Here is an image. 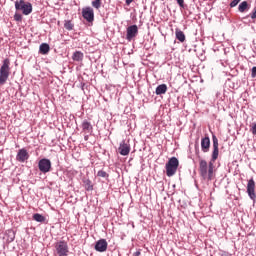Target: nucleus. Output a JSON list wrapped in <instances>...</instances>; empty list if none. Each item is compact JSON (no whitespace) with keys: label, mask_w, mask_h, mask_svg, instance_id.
Here are the masks:
<instances>
[{"label":"nucleus","mask_w":256,"mask_h":256,"mask_svg":"<svg viewBox=\"0 0 256 256\" xmlns=\"http://www.w3.org/2000/svg\"><path fill=\"white\" fill-rule=\"evenodd\" d=\"M212 143H213V152H212V158L211 161L207 164L206 160H200L199 162V173L200 177L204 181H212L213 180V167L214 162L217 161L219 157V139H217V136H212Z\"/></svg>","instance_id":"1"},{"label":"nucleus","mask_w":256,"mask_h":256,"mask_svg":"<svg viewBox=\"0 0 256 256\" xmlns=\"http://www.w3.org/2000/svg\"><path fill=\"white\" fill-rule=\"evenodd\" d=\"M11 62L9 59H5L3 61L2 66L0 67V85H5L7 80L9 79V75H11Z\"/></svg>","instance_id":"2"},{"label":"nucleus","mask_w":256,"mask_h":256,"mask_svg":"<svg viewBox=\"0 0 256 256\" xmlns=\"http://www.w3.org/2000/svg\"><path fill=\"white\" fill-rule=\"evenodd\" d=\"M165 169L167 177H173L177 173V169H179V160L177 157L170 158L166 163Z\"/></svg>","instance_id":"3"},{"label":"nucleus","mask_w":256,"mask_h":256,"mask_svg":"<svg viewBox=\"0 0 256 256\" xmlns=\"http://www.w3.org/2000/svg\"><path fill=\"white\" fill-rule=\"evenodd\" d=\"M16 11H22L23 15H31L33 13V5L31 2H25L24 0L15 2Z\"/></svg>","instance_id":"4"},{"label":"nucleus","mask_w":256,"mask_h":256,"mask_svg":"<svg viewBox=\"0 0 256 256\" xmlns=\"http://www.w3.org/2000/svg\"><path fill=\"white\" fill-rule=\"evenodd\" d=\"M51 160L47 158H42L38 162V169L41 173H49L51 171Z\"/></svg>","instance_id":"5"},{"label":"nucleus","mask_w":256,"mask_h":256,"mask_svg":"<svg viewBox=\"0 0 256 256\" xmlns=\"http://www.w3.org/2000/svg\"><path fill=\"white\" fill-rule=\"evenodd\" d=\"M55 249L58 256H67L69 254V245L65 241L56 243Z\"/></svg>","instance_id":"6"},{"label":"nucleus","mask_w":256,"mask_h":256,"mask_svg":"<svg viewBox=\"0 0 256 256\" xmlns=\"http://www.w3.org/2000/svg\"><path fill=\"white\" fill-rule=\"evenodd\" d=\"M82 17L88 22L93 23L95 21V12L91 7H85L82 9Z\"/></svg>","instance_id":"7"},{"label":"nucleus","mask_w":256,"mask_h":256,"mask_svg":"<svg viewBox=\"0 0 256 256\" xmlns=\"http://www.w3.org/2000/svg\"><path fill=\"white\" fill-rule=\"evenodd\" d=\"M247 193L248 196L250 197V199H252V201L256 200V194H255V180H253V178H251L248 181L247 184Z\"/></svg>","instance_id":"8"},{"label":"nucleus","mask_w":256,"mask_h":256,"mask_svg":"<svg viewBox=\"0 0 256 256\" xmlns=\"http://www.w3.org/2000/svg\"><path fill=\"white\" fill-rule=\"evenodd\" d=\"M137 33H139V28L137 25H131L127 28V34H126V39L127 41H131L134 39V37H137Z\"/></svg>","instance_id":"9"},{"label":"nucleus","mask_w":256,"mask_h":256,"mask_svg":"<svg viewBox=\"0 0 256 256\" xmlns=\"http://www.w3.org/2000/svg\"><path fill=\"white\" fill-rule=\"evenodd\" d=\"M107 247V240L100 239L96 242L94 249L95 251H98V253H105V251H107Z\"/></svg>","instance_id":"10"},{"label":"nucleus","mask_w":256,"mask_h":256,"mask_svg":"<svg viewBox=\"0 0 256 256\" xmlns=\"http://www.w3.org/2000/svg\"><path fill=\"white\" fill-rule=\"evenodd\" d=\"M29 159V152H27V149L22 148L18 150V153L16 155V160L19 161V163H25Z\"/></svg>","instance_id":"11"},{"label":"nucleus","mask_w":256,"mask_h":256,"mask_svg":"<svg viewBox=\"0 0 256 256\" xmlns=\"http://www.w3.org/2000/svg\"><path fill=\"white\" fill-rule=\"evenodd\" d=\"M118 151H119L120 155H123L125 157L129 153H131V146L129 144L125 143V141H122L120 143Z\"/></svg>","instance_id":"12"},{"label":"nucleus","mask_w":256,"mask_h":256,"mask_svg":"<svg viewBox=\"0 0 256 256\" xmlns=\"http://www.w3.org/2000/svg\"><path fill=\"white\" fill-rule=\"evenodd\" d=\"M209 147H211V139H209V136H206L201 139V149L203 153H209Z\"/></svg>","instance_id":"13"},{"label":"nucleus","mask_w":256,"mask_h":256,"mask_svg":"<svg viewBox=\"0 0 256 256\" xmlns=\"http://www.w3.org/2000/svg\"><path fill=\"white\" fill-rule=\"evenodd\" d=\"M81 127L84 133H93V125L91 124V122L83 120Z\"/></svg>","instance_id":"14"},{"label":"nucleus","mask_w":256,"mask_h":256,"mask_svg":"<svg viewBox=\"0 0 256 256\" xmlns=\"http://www.w3.org/2000/svg\"><path fill=\"white\" fill-rule=\"evenodd\" d=\"M248 9H251V4L247 1H243L238 6L239 13H245Z\"/></svg>","instance_id":"15"},{"label":"nucleus","mask_w":256,"mask_h":256,"mask_svg":"<svg viewBox=\"0 0 256 256\" xmlns=\"http://www.w3.org/2000/svg\"><path fill=\"white\" fill-rule=\"evenodd\" d=\"M51 51V47L47 43H42L39 47V53L41 55H47Z\"/></svg>","instance_id":"16"},{"label":"nucleus","mask_w":256,"mask_h":256,"mask_svg":"<svg viewBox=\"0 0 256 256\" xmlns=\"http://www.w3.org/2000/svg\"><path fill=\"white\" fill-rule=\"evenodd\" d=\"M156 95H165L167 93V84H160L156 87Z\"/></svg>","instance_id":"17"},{"label":"nucleus","mask_w":256,"mask_h":256,"mask_svg":"<svg viewBox=\"0 0 256 256\" xmlns=\"http://www.w3.org/2000/svg\"><path fill=\"white\" fill-rule=\"evenodd\" d=\"M175 35H176V39L180 41V43H185V33H183L181 29L176 28Z\"/></svg>","instance_id":"18"},{"label":"nucleus","mask_w":256,"mask_h":256,"mask_svg":"<svg viewBox=\"0 0 256 256\" xmlns=\"http://www.w3.org/2000/svg\"><path fill=\"white\" fill-rule=\"evenodd\" d=\"M83 57L84 55H83V52L81 51H76L72 55L73 61H83Z\"/></svg>","instance_id":"19"},{"label":"nucleus","mask_w":256,"mask_h":256,"mask_svg":"<svg viewBox=\"0 0 256 256\" xmlns=\"http://www.w3.org/2000/svg\"><path fill=\"white\" fill-rule=\"evenodd\" d=\"M33 220L37 221V223H45L46 218H45V216H43L39 213H36L33 215Z\"/></svg>","instance_id":"20"},{"label":"nucleus","mask_w":256,"mask_h":256,"mask_svg":"<svg viewBox=\"0 0 256 256\" xmlns=\"http://www.w3.org/2000/svg\"><path fill=\"white\" fill-rule=\"evenodd\" d=\"M64 27L65 29H67V31H73V23L71 22V20H66L64 23Z\"/></svg>","instance_id":"21"},{"label":"nucleus","mask_w":256,"mask_h":256,"mask_svg":"<svg viewBox=\"0 0 256 256\" xmlns=\"http://www.w3.org/2000/svg\"><path fill=\"white\" fill-rule=\"evenodd\" d=\"M84 183L86 191H93V184H91V180H86Z\"/></svg>","instance_id":"22"},{"label":"nucleus","mask_w":256,"mask_h":256,"mask_svg":"<svg viewBox=\"0 0 256 256\" xmlns=\"http://www.w3.org/2000/svg\"><path fill=\"white\" fill-rule=\"evenodd\" d=\"M92 7H94V9H101V0L92 1Z\"/></svg>","instance_id":"23"},{"label":"nucleus","mask_w":256,"mask_h":256,"mask_svg":"<svg viewBox=\"0 0 256 256\" xmlns=\"http://www.w3.org/2000/svg\"><path fill=\"white\" fill-rule=\"evenodd\" d=\"M98 177H103L104 179L109 177V174H107V172L103 171V170H99L97 173Z\"/></svg>","instance_id":"24"},{"label":"nucleus","mask_w":256,"mask_h":256,"mask_svg":"<svg viewBox=\"0 0 256 256\" xmlns=\"http://www.w3.org/2000/svg\"><path fill=\"white\" fill-rule=\"evenodd\" d=\"M14 20H15V21H18V22L23 21V15H21V14H19V13H15V15H14Z\"/></svg>","instance_id":"25"},{"label":"nucleus","mask_w":256,"mask_h":256,"mask_svg":"<svg viewBox=\"0 0 256 256\" xmlns=\"http://www.w3.org/2000/svg\"><path fill=\"white\" fill-rule=\"evenodd\" d=\"M240 3V0H233L231 3H230V7L233 8V7H237V5H239Z\"/></svg>","instance_id":"26"},{"label":"nucleus","mask_w":256,"mask_h":256,"mask_svg":"<svg viewBox=\"0 0 256 256\" xmlns=\"http://www.w3.org/2000/svg\"><path fill=\"white\" fill-rule=\"evenodd\" d=\"M251 77H252V79H255V77H256V66L252 67Z\"/></svg>","instance_id":"27"},{"label":"nucleus","mask_w":256,"mask_h":256,"mask_svg":"<svg viewBox=\"0 0 256 256\" xmlns=\"http://www.w3.org/2000/svg\"><path fill=\"white\" fill-rule=\"evenodd\" d=\"M176 1L178 3L179 7H182V8L185 7V0H176Z\"/></svg>","instance_id":"28"},{"label":"nucleus","mask_w":256,"mask_h":256,"mask_svg":"<svg viewBox=\"0 0 256 256\" xmlns=\"http://www.w3.org/2000/svg\"><path fill=\"white\" fill-rule=\"evenodd\" d=\"M251 19H256V6L254 7V10L252 13H250Z\"/></svg>","instance_id":"29"},{"label":"nucleus","mask_w":256,"mask_h":256,"mask_svg":"<svg viewBox=\"0 0 256 256\" xmlns=\"http://www.w3.org/2000/svg\"><path fill=\"white\" fill-rule=\"evenodd\" d=\"M252 133L253 135H256V124H254L252 127Z\"/></svg>","instance_id":"30"},{"label":"nucleus","mask_w":256,"mask_h":256,"mask_svg":"<svg viewBox=\"0 0 256 256\" xmlns=\"http://www.w3.org/2000/svg\"><path fill=\"white\" fill-rule=\"evenodd\" d=\"M134 0H126V5H131V3H133Z\"/></svg>","instance_id":"31"},{"label":"nucleus","mask_w":256,"mask_h":256,"mask_svg":"<svg viewBox=\"0 0 256 256\" xmlns=\"http://www.w3.org/2000/svg\"><path fill=\"white\" fill-rule=\"evenodd\" d=\"M139 255H141V252H139V251H136V252L134 253V256H139Z\"/></svg>","instance_id":"32"},{"label":"nucleus","mask_w":256,"mask_h":256,"mask_svg":"<svg viewBox=\"0 0 256 256\" xmlns=\"http://www.w3.org/2000/svg\"><path fill=\"white\" fill-rule=\"evenodd\" d=\"M85 141H89V135L84 136Z\"/></svg>","instance_id":"33"}]
</instances>
